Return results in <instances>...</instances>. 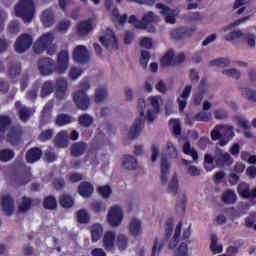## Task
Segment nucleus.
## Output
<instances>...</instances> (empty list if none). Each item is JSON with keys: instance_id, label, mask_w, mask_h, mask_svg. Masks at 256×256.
I'll return each mask as SVG.
<instances>
[{"instance_id": "f257e3e1", "label": "nucleus", "mask_w": 256, "mask_h": 256, "mask_svg": "<svg viewBox=\"0 0 256 256\" xmlns=\"http://www.w3.org/2000/svg\"><path fill=\"white\" fill-rule=\"evenodd\" d=\"M161 103H163L161 96H152L148 98V104L145 103V99L138 100L140 118L136 119L130 128L128 133V137H130V139H135V137L139 136V133H141V131H143V127H145V121L153 123V121L157 119V115H159V111H161Z\"/></svg>"}, {"instance_id": "f03ea898", "label": "nucleus", "mask_w": 256, "mask_h": 256, "mask_svg": "<svg viewBox=\"0 0 256 256\" xmlns=\"http://www.w3.org/2000/svg\"><path fill=\"white\" fill-rule=\"evenodd\" d=\"M69 68V53L62 51L58 54V65L51 58H43L38 62V69L41 75H53V73H65Z\"/></svg>"}, {"instance_id": "7ed1b4c3", "label": "nucleus", "mask_w": 256, "mask_h": 256, "mask_svg": "<svg viewBox=\"0 0 256 256\" xmlns=\"http://www.w3.org/2000/svg\"><path fill=\"white\" fill-rule=\"evenodd\" d=\"M183 223H178L174 236L168 241L167 249L173 251V256H189V246L186 241H181V228Z\"/></svg>"}, {"instance_id": "20e7f679", "label": "nucleus", "mask_w": 256, "mask_h": 256, "mask_svg": "<svg viewBox=\"0 0 256 256\" xmlns=\"http://www.w3.org/2000/svg\"><path fill=\"white\" fill-rule=\"evenodd\" d=\"M53 41H55V35L52 32L44 33L34 43L35 53L41 55L43 51H47L48 49V55H54L57 51V45H53Z\"/></svg>"}, {"instance_id": "39448f33", "label": "nucleus", "mask_w": 256, "mask_h": 256, "mask_svg": "<svg viewBox=\"0 0 256 256\" xmlns=\"http://www.w3.org/2000/svg\"><path fill=\"white\" fill-rule=\"evenodd\" d=\"M89 87V80H83L79 84V90L73 93L74 103L81 111H87L91 105V100L86 92L89 90Z\"/></svg>"}, {"instance_id": "423d86ee", "label": "nucleus", "mask_w": 256, "mask_h": 256, "mask_svg": "<svg viewBox=\"0 0 256 256\" xmlns=\"http://www.w3.org/2000/svg\"><path fill=\"white\" fill-rule=\"evenodd\" d=\"M15 13L24 23H31L35 17V3L33 0H20L15 6Z\"/></svg>"}, {"instance_id": "0eeeda50", "label": "nucleus", "mask_w": 256, "mask_h": 256, "mask_svg": "<svg viewBox=\"0 0 256 256\" xmlns=\"http://www.w3.org/2000/svg\"><path fill=\"white\" fill-rule=\"evenodd\" d=\"M233 135V126L230 125H216L211 131L212 140L219 141L221 147H225Z\"/></svg>"}, {"instance_id": "6e6552de", "label": "nucleus", "mask_w": 256, "mask_h": 256, "mask_svg": "<svg viewBox=\"0 0 256 256\" xmlns=\"http://www.w3.org/2000/svg\"><path fill=\"white\" fill-rule=\"evenodd\" d=\"M249 20V17L240 18L232 23H230L227 26H224L222 28L223 33H227V31H230L228 34L225 35L224 39L225 41H229L230 43H235L238 39H243L245 37V32L241 31L240 29L233 30L235 27H239L241 23H245V21Z\"/></svg>"}, {"instance_id": "1a4fd4ad", "label": "nucleus", "mask_w": 256, "mask_h": 256, "mask_svg": "<svg viewBox=\"0 0 256 256\" xmlns=\"http://www.w3.org/2000/svg\"><path fill=\"white\" fill-rule=\"evenodd\" d=\"M100 43L108 49L109 51H117L119 48L117 44V38L115 37V32L110 28L106 29L104 36L99 38Z\"/></svg>"}, {"instance_id": "9d476101", "label": "nucleus", "mask_w": 256, "mask_h": 256, "mask_svg": "<svg viewBox=\"0 0 256 256\" xmlns=\"http://www.w3.org/2000/svg\"><path fill=\"white\" fill-rule=\"evenodd\" d=\"M107 221L111 227H119L123 221V209L119 205L112 206L108 211Z\"/></svg>"}, {"instance_id": "9b49d317", "label": "nucleus", "mask_w": 256, "mask_h": 256, "mask_svg": "<svg viewBox=\"0 0 256 256\" xmlns=\"http://www.w3.org/2000/svg\"><path fill=\"white\" fill-rule=\"evenodd\" d=\"M54 88L56 90L55 95L58 101H63V99H67V96L69 95V82L65 78H58L56 80Z\"/></svg>"}, {"instance_id": "f8f14e48", "label": "nucleus", "mask_w": 256, "mask_h": 256, "mask_svg": "<svg viewBox=\"0 0 256 256\" xmlns=\"http://www.w3.org/2000/svg\"><path fill=\"white\" fill-rule=\"evenodd\" d=\"M214 163H216L217 167H225V165L229 167L230 165H233V157H231L229 152H225L218 148L214 153Z\"/></svg>"}, {"instance_id": "ddd939ff", "label": "nucleus", "mask_w": 256, "mask_h": 256, "mask_svg": "<svg viewBox=\"0 0 256 256\" xmlns=\"http://www.w3.org/2000/svg\"><path fill=\"white\" fill-rule=\"evenodd\" d=\"M33 45V37L29 34H21L15 42L17 53H25Z\"/></svg>"}, {"instance_id": "4468645a", "label": "nucleus", "mask_w": 256, "mask_h": 256, "mask_svg": "<svg viewBox=\"0 0 256 256\" xmlns=\"http://www.w3.org/2000/svg\"><path fill=\"white\" fill-rule=\"evenodd\" d=\"M156 9H160V13L165 17L167 23L175 24L177 22L176 17L179 15L177 10H173L164 4H157Z\"/></svg>"}, {"instance_id": "2eb2a0df", "label": "nucleus", "mask_w": 256, "mask_h": 256, "mask_svg": "<svg viewBox=\"0 0 256 256\" xmlns=\"http://www.w3.org/2000/svg\"><path fill=\"white\" fill-rule=\"evenodd\" d=\"M40 21L43 27H53L55 25V10L53 8L43 10L40 14Z\"/></svg>"}, {"instance_id": "dca6fc26", "label": "nucleus", "mask_w": 256, "mask_h": 256, "mask_svg": "<svg viewBox=\"0 0 256 256\" xmlns=\"http://www.w3.org/2000/svg\"><path fill=\"white\" fill-rule=\"evenodd\" d=\"M73 59L76 63H87L89 61V51L84 45H78L74 48Z\"/></svg>"}, {"instance_id": "f3484780", "label": "nucleus", "mask_w": 256, "mask_h": 256, "mask_svg": "<svg viewBox=\"0 0 256 256\" xmlns=\"http://www.w3.org/2000/svg\"><path fill=\"white\" fill-rule=\"evenodd\" d=\"M128 233L132 237H139L143 233L142 222L139 218H131L128 225Z\"/></svg>"}, {"instance_id": "a211bd4d", "label": "nucleus", "mask_w": 256, "mask_h": 256, "mask_svg": "<svg viewBox=\"0 0 256 256\" xmlns=\"http://www.w3.org/2000/svg\"><path fill=\"white\" fill-rule=\"evenodd\" d=\"M93 31V23L91 20H85L78 23L76 33L78 37H87Z\"/></svg>"}, {"instance_id": "6ab92c4d", "label": "nucleus", "mask_w": 256, "mask_h": 256, "mask_svg": "<svg viewBox=\"0 0 256 256\" xmlns=\"http://www.w3.org/2000/svg\"><path fill=\"white\" fill-rule=\"evenodd\" d=\"M191 85H186L180 94V96L177 98V103L179 106L180 111H183L187 107V100L189 99L191 95Z\"/></svg>"}, {"instance_id": "aec40b11", "label": "nucleus", "mask_w": 256, "mask_h": 256, "mask_svg": "<svg viewBox=\"0 0 256 256\" xmlns=\"http://www.w3.org/2000/svg\"><path fill=\"white\" fill-rule=\"evenodd\" d=\"M122 167L126 171H136L139 167V162L137 161V158L131 155H126L122 159Z\"/></svg>"}, {"instance_id": "412c9836", "label": "nucleus", "mask_w": 256, "mask_h": 256, "mask_svg": "<svg viewBox=\"0 0 256 256\" xmlns=\"http://www.w3.org/2000/svg\"><path fill=\"white\" fill-rule=\"evenodd\" d=\"M103 247L106 251H113L115 249V232L107 231L103 237Z\"/></svg>"}, {"instance_id": "4be33fe9", "label": "nucleus", "mask_w": 256, "mask_h": 256, "mask_svg": "<svg viewBox=\"0 0 256 256\" xmlns=\"http://www.w3.org/2000/svg\"><path fill=\"white\" fill-rule=\"evenodd\" d=\"M1 206L6 215H13V210L15 209V204L13 198L9 195H5L1 199Z\"/></svg>"}, {"instance_id": "5701e85b", "label": "nucleus", "mask_w": 256, "mask_h": 256, "mask_svg": "<svg viewBox=\"0 0 256 256\" xmlns=\"http://www.w3.org/2000/svg\"><path fill=\"white\" fill-rule=\"evenodd\" d=\"M7 141L10 145H20L21 143V129L11 128L7 135Z\"/></svg>"}, {"instance_id": "b1692460", "label": "nucleus", "mask_w": 256, "mask_h": 256, "mask_svg": "<svg viewBox=\"0 0 256 256\" xmlns=\"http://www.w3.org/2000/svg\"><path fill=\"white\" fill-rule=\"evenodd\" d=\"M15 107L19 113V117H20L21 121H24V122L28 121L29 117H31V115H33V111H31L30 108L21 104V102H16Z\"/></svg>"}, {"instance_id": "393cba45", "label": "nucleus", "mask_w": 256, "mask_h": 256, "mask_svg": "<svg viewBox=\"0 0 256 256\" xmlns=\"http://www.w3.org/2000/svg\"><path fill=\"white\" fill-rule=\"evenodd\" d=\"M78 192L84 199H89L93 195V185L89 182H82L79 185Z\"/></svg>"}, {"instance_id": "a878e982", "label": "nucleus", "mask_w": 256, "mask_h": 256, "mask_svg": "<svg viewBox=\"0 0 256 256\" xmlns=\"http://www.w3.org/2000/svg\"><path fill=\"white\" fill-rule=\"evenodd\" d=\"M89 149V146L85 142H76L71 147V153L74 157H81L85 151Z\"/></svg>"}, {"instance_id": "bb28decb", "label": "nucleus", "mask_w": 256, "mask_h": 256, "mask_svg": "<svg viewBox=\"0 0 256 256\" xmlns=\"http://www.w3.org/2000/svg\"><path fill=\"white\" fill-rule=\"evenodd\" d=\"M160 65L162 67H175V52L168 51L161 59Z\"/></svg>"}, {"instance_id": "cd10ccee", "label": "nucleus", "mask_w": 256, "mask_h": 256, "mask_svg": "<svg viewBox=\"0 0 256 256\" xmlns=\"http://www.w3.org/2000/svg\"><path fill=\"white\" fill-rule=\"evenodd\" d=\"M43 156V152L39 148H32L26 153V160L28 163H35Z\"/></svg>"}, {"instance_id": "c85d7f7f", "label": "nucleus", "mask_w": 256, "mask_h": 256, "mask_svg": "<svg viewBox=\"0 0 256 256\" xmlns=\"http://www.w3.org/2000/svg\"><path fill=\"white\" fill-rule=\"evenodd\" d=\"M69 136L67 135V131H60L56 135V145L61 149H65V147H69Z\"/></svg>"}, {"instance_id": "c756f323", "label": "nucleus", "mask_w": 256, "mask_h": 256, "mask_svg": "<svg viewBox=\"0 0 256 256\" xmlns=\"http://www.w3.org/2000/svg\"><path fill=\"white\" fill-rule=\"evenodd\" d=\"M236 119H237L239 125H241L244 129V136L247 139H251L253 137V132H251V123H249V120H247L241 116H238Z\"/></svg>"}, {"instance_id": "7c9ffc66", "label": "nucleus", "mask_w": 256, "mask_h": 256, "mask_svg": "<svg viewBox=\"0 0 256 256\" xmlns=\"http://www.w3.org/2000/svg\"><path fill=\"white\" fill-rule=\"evenodd\" d=\"M53 91H55V84L53 83V81L48 80L44 82L41 87L40 97H48V95H51Z\"/></svg>"}, {"instance_id": "2f4dec72", "label": "nucleus", "mask_w": 256, "mask_h": 256, "mask_svg": "<svg viewBox=\"0 0 256 256\" xmlns=\"http://www.w3.org/2000/svg\"><path fill=\"white\" fill-rule=\"evenodd\" d=\"M116 247L119 251H125L129 247V237L125 234H118L116 237Z\"/></svg>"}, {"instance_id": "473e14b6", "label": "nucleus", "mask_w": 256, "mask_h": 256, "mask_svg": "<svg viewBox=\"0 0 256 256\" xmlns=\"http://www.w3.org/2000/svg\"><path fill=\"white\" fill-rule=\"evenodd\" d=\"M239 193L244 199H256V188L250 189L247 184L239 188Z\"/></svg>"}, {"instance_id": "72a5a7b5", "label": "nucleus", "mask_w": 256, "mask_h": 256, "mask_svg": "<svg viewBox=\"0 0 256 256\" xmlns=\"http://www.w3.org/2000/svg\"><path fill=\"white\" fill-rule=\"evenodd\" d=\"M94 118L89 114H82L78 117L80 127L89 128L93 125Z\"/></svg>"}, {"instance_id": "f704fd0d", "label": "nucleus", "mask_w": 256, "mask_h": 256, "mask_svg": "<svg viewBox=\"0 0 256 256\" xmlns=\"http://www.w3.org/2000/svg\"><path fill=\"white\" fill-rule=\"evenodd\" d=\"M103 235V226L101 224H94L91 227V236L93 243L99 241Z\"/></svg>"}, {"instance_id": "c9c22d12", "label": "nucleus", "mask_w": 256, "mask_h": 256, "mask_svg": "<svg viewBox=\"0 0 256 256\" xmlns=\"http://www.w3.org/2000/svg\"><path fill=\"white\" fill-rule=\"evenodd\" d=\"M237 199V195L235 194V191L228 190L226 191L222 196L223 203H226V205H233Z\"/></svg>"}, {"instance_id": "e433bc0d", "label": "nucleus", "mask_w": 256, "mask_h": 256, "mask_svg": "<svg viewBox=\"0 0 256 256\" xmlns=\"http://www.w3.org/2000/svg\"><path fill=\"white\" fill-rule=\"evenodd\" d=\"M209 67H229L231 60L229 58H219L209 62Z\"/></svg>"}, {"instance_id": "4c0bfd02", "label": "nucleus", "mask_w": 256, "mask_h": 256, "mask_svg": "<svg viewBox=\"0 0 256 256\" xmlns=\"http://www.w3.org/2000/svg\"><path fill=\"white\" fill-rule=\"evenodd\" d=\"M11 119L7 116H0V141L3 139L5 131L9 128Z\"/></svg>"}, {"instance_id": "58836bf2", "label": "nucleus", "mask_w": 256, "mask_h": 256, "mask_svg": "<svg viewBox=\"0 0 256 256\" xmlns=\"http://www.w3.org/2000/svg\"><path fill=\"white\" fill-rule=\"evenodd\" d=\"M179 191V180L177 179V176H173L168 184V193L170 195H176Z\"/></svg>"}, {"instance_id": "ea45409f", "label": "nucleus", "mask_w": 256, "mask_h": 256, "mask_svg": "<svg viewBox=\"0 0 256 256\" xmlns=\"http://www.w3.org/2000/svg\"><path fill=\"white\" fill-rule=\"evenodd\" d=\"M13 157H15V152L11 149H3L0 151V161H2V163L11 161Z\"/></svg>"}, {"instance_id": "a19ab883", "label": "nucleus", "mask_w": 256, "mask_h": 256, "mask_svg": "<svg viewBox=\"0 0 256 256\" xmlns=\"http://www.w3.org/2000/svg\"><path fill=\"white\" fill-rule=\"evenodd\" d=\"M21 73V64L13 63L8 67V76L10 79H15Z\"/></svg>"}, {"instance_id": "79ce46f5", "label": "nucleus", "mask_w": 256, "mask_h": 256, "mask_svg": "<svg viewBox=\"0 0 256 256\" xmlns=\"http://www.w3.org/2000/svg\"><path fill=\"white\" fill-rule=\"evenodd\" d=\"M31 205H33L31 198L23 197L19 205V213H27L31 209Z\"/></svg>"}, {"instance_id": "37998d69", "label": "nucleus", "mask_w": 256, "mask_h": 256, "mask_svg": "<svg viewBox=\"0 0 256 256\" xmlns=\"http://www.w3.org/2000/svg\"><path fill=\"white\" fill-rule=\"evenodd\" d=\"M183 153H185V155H190L193 161H197V159H199V156L197 155V151H195V149L191 147V143L189 142H186L183 145Z\"/></svg>"}, {"instance_id": "c03bdc74", "label": "nucleus", "mask_w": 256, "mask_h": 256, "mask_svg": "<svg viewBox=\"0 0 256 256\" xmlns=\"http://www.w3.org/2000/svg\"><path fill=\"white\" fill-rule=\"evenodd\" d=\"M108 91L105 87H100L95 90V101L101 103L107 99Z\"/></svg>"}, {"instance_id": "a18cd8bd", "label": "nucleus", "mask_w": 256, "mask_h": 256, "mask_svg": "<svg viewBox=\"0 0 256 256\" xmlns=\"http://www.w3.org/2000/svg\"><path fill=\"white\" fill-rule=\"evenodd\" d=\"M71 121H73V118L68 114H60L56 118V125H58V127H63V125H69Z\"/></svg>"}, {"instance_id": "49530a36", "label": "nucleus", "mask_w": 256, "mask_h": 256, "mask_svg": "<svg viewBox=\"0 0 256 256\" xmlns=\"http://www.w3.org/2000/svg\"><path fill=\"white\" fill-rule=\"evenodd\" d=\"M222 73L226 77H231L232 79H235L236 81H239L241 79V71H239L236 68H231V69H224Z\"/></svg>"}, {"instance_id": "de8ad7c7", "label": "nucleus", "mask_w": 256, "mask_h": 256, "mask_svg": "<svg viewBox=\"0 0 256 256\" xmlns=\"http://www.w3.org/2000/svg\"><path fill=\"white\" fill-rule=\"evenodd\" d=\"M242 95L250 103H256V90L245 88L242 92Z\"/></svg>"}, {"instance_id": "09e8293b", "label": "nucleus", "mask_w": 256, "mask_h": 256, "mask_svg": "<svg viewBox=\"0 0 256 256\" xmlns=\"http://www.w3.org/2000/svg\"><path fill=\"white\" fill-rule=\"evenodd\" d=\"M44 209H57V200L53 196H48L43 201Z\"/></svg>"}, {"instance_id": "8fccbe9b", "label": "nucleus", "mask_w": 256, "mask_h": 256, "mask_svg": "<svg viewBox=\"0 0 256 256\" xmlns=\"http://www.w3.org/2000/svg\"><path fill=\"white\" fill-rule=\"evenodd\" d=\"M7 30L10 35H17L21 31V24L19 21L13 20L9 23Z\"/></svg>"}, {"instance_id": "3c124183", "label": "nucleus", "mask_w": 256, "mask_h": 256, "mask_svg": "<svg viewBox=\"0 0 256 256\" xmlns=\"http://www.w3.org/2000/svg\"><path fill=\"white\" fill-rule=\"evenodd\" d=\"M210 249L214 253V255H217V253L223 252V246L217 244V236L216 235L211 236Z\"/></svg>"}, {"instance_id": "603ef678", "label": "nucleus", "mask_w": 256, "mask_h": 256, "mask_svg": "<svg viewBox=\"0 0 256 256\" xmlns=\"http://www.w3.org/2000/svg\"><path fill=\"white\" fill-rule=\"evenodd\" d=\"M211 117H213V115L211 114V112H205V111H201L198 114H196L194 116V120L195 121H201L204 123L209 122V120L211 119Z\"/></svg>"}, {"instance_id": "864d4df0", "label": "nucleus", "mask_w": 256, "mask_h": 256, "mask_svg": "<svg viewBox=\"0 0 256 256\" xmlns=\"http://www.w3.org/2000/svg\"><path fill=\"white\" fill-rule=\"evenodd\" d=\"M53 135H55V131L53 129H46L40 133L38 139L42 142L49 141L53 138Z\"/></svg>"}, {"instance_id": "5fc2aeb1", "label": "nucleus", "mask_w": 256, "mask_h": 256, "mask_svg": "<svg viewBox=\"0 0 256 256\" xmlns=\"http://www.w3.org/2000/svg\"><path fill=\"white\" fill-rule=\"evenodd\" d=\"M112 17L113 21L116 23H119L120 25H123L125 21H127V14H124L123 16L119 15V9L113 8L112 10Z\"/></svg>"}, {"instance_id": "6e6d98bb", "label": "nucleus", "mask_w": 256, "mask_h": 256, "mask_svg": "<svg viewBox=\"0 0 256 256\" xmlns=\"http://www.w3.org/2000/svg\"><path fill=\"white\" fill-rule=\"evenodd\" d=\"M60 205L62 207H64L65 209H69V207H73V198H71V196L69 195H62L60 196Z\"/></svg>"}, {"instance_id": "4d7b16f0", "label": "nucleus", "mask_w": 256, "mask_h": 256, "mask_svg": "<svg viewBox=\"0 0 256 256\" xmlns=\"http://www.w3.org/2000/svg\"><path fill=\"white\" fill-rule=\"evenodd\" d=\"M249 1L248 0H236L234 3V9L237 10V14L241 15L244 13Z\"/></svg>"}, {"instance_id": "13d9d810", "label": "nucleus", "mask_w": 256, "mask_h": 256, "mask_svg": "<svg viewBox=\"0 0 256 256\" xmlns=\"http://www.w3.org/2000/svg\"><path fill=\"white\" fill-rule=\"evenodd\" d=\"M166 149L169 157L171 159H177V146L171 141H167Z\"/></svg>"}, {"instance_id": "bf43d9fd", "label": "nucleus", "mask_w": 256, "mask_h": 256, "mask_svg": "<svg viewBox=\"0 0 256 256\" xmlns=\"http://www.w3.org/2000/svg\"><path fill=\"white\" fill-rule=\"evenodd\" d=\"M165 247V240H156L152 247V256L159 255Z\"/></svg>"}, {"instance_id": "052dcab7", "label": "nucleus", "mask_w": 256, "mask_h": 256, "mask_svg": "<svg viewBox=\"0 0 256 256\" xmlns=\"http://www.w3.org/2000/svg\"><path fill=\"white\" fill-rule=\"evenodd\" d=\"M37 93H39V87L33 86L30 90L26 93V99L35 103V99H37Z\"/></svg>"}, {"instance_id": "680f3d73", "label": "nucleus", "mask_w": 256, "mask_h": 256, "mask_svg": "<svg viewBox=\"0 0 256 256\" xmlns=\"http://www.w3.org/2000/svg\"><path fill=\"white\" fill-rule=\"evenodd\" d=\"M77 219H78V223H89V213L87 212V210H79L77 212Z\"/></svg>"}, {"instance_id": "e2e57ef3", "label": "nucleus", "mask_w": 256, "mask_h": 256, "mask_svg": "<svg viewBox=\"0 0 256 256\" xmlns=\"http://www.w3.org/2000/svg\"><path fill=\"white\" fill-rule=\"evenodd\" d=\"M83 75V70L81 68L72 67L69 72V77L72 79V81H75L76 79H79Z\"/></svg>"}, {"instance_id": "0e129e2a", "label": "nucleus", "mask_w": 256, "mask_h": 256, "mask_svg": "<svg viewBox=\"0 0 256 256\" xmlns=\"http://www.w3.org/2000/svg\"><path fill=\"white\" fill-rule=\"evenodd\" d=\"M161 173H169L171 169V164H169V161L167 160V156L161 157Z\"/></svg>"}, {"instance_id": "69168bd1", "label": "nucleus", "mask_w": 256, "mask_h": 256, "mask_svg": "<svg viewBox=\"0 0 256 256\" xmlns=\"http://www.w3.org/2000/svg\"><path fill=\"white\" fill-rule=\"evenodd\" d=\"M214 117L218 121H224V119H227L228 114H227V111L223 109H217L214 111Z\"/></svg>"}, {"instance_id": "338daca9", "label": "nucleus", "mask_w": 256, "mask_h": 256, "mask_svg": "<svg viewBox=\"0 0 256 256\" xmlns=\"http://www.w3.org/2000/svg\"><path fill=\"white\" fill-rule=\"evenodd\" d=\"M185 35V30L183 28H178L170 32L171 39H181Z\"/></svg>"}, {"instance_id": "774afa93", "label": "nucleus", "mask_w": 256, "mask_h": 256, "mask_svg": "<svg viewBox=\"0 0 256 256\" xmlns=\"http://www.w3.org/2000/svg\"><path fill=\"white\" fill-rule=\"evenodd\" d=\"M243 39L246 40V43H247L248 47H251L252 49L255 48V45H256V43H255V40H256L255 35L249 34V33L248 34L245 33V36L243 37Z\"/></svg>"}]
</instances>
